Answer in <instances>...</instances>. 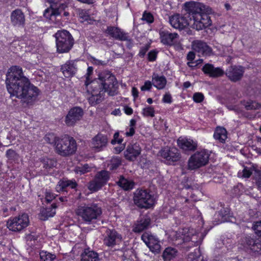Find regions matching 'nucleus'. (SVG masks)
<instances>
[{
	"label": "nucleus",
	"instance_id": "1",
	"mask_svg": "<svg viewBox=\"0 0 261 261\" xmlns=\"http://www.w3.org/2000/svg\"><path fill=\"white\" fill-rule=\"evenodd\" d=\"M6 84L11 96L29 102L36 99L39 94L38 88L32 84L19 66L11 67L6 74Z\"/></svg>",
	"mask_w": 261,
	"mask_h": 261
},
{
	"label": "nucleus",
	"instance_id": "2",
	"mask_svg": "<svg viewBox=\"0 0 261 261\" xmlns=\"http://www.w3.org/2000/svg\"><path fill=\"white\" fill-rule=\"evenodd\" d=\"M93 70L92 67L87 68L85 85L87 92L91 94L88 97L89 102L94 106L102 101L106 92L111 96L115 95L118 89V83L114 75L109 71L100 72L97 79L89 82Z\"/></svg>",
	"mask_w": 261,
	"mask_h": 261
},
{
	"label": "nucleus",
	"instance_id": "3",
	"mask_svg": "<svg viewBox=\"0 0 261 261\" xmlns=\"http://www.w3.org/2000/svg\"><path fill=\"white\" fill-rule=\"evenodd\" d=\"M75 213L85 223L91 224L99 219L102 210L96 204H84L79 206Z\"/></svg>",
	"mask_w": 261,
	"mask_h": 261
},
{
	"label": "nucleus",
	"instance_id": "4",
	"mask_svg": "<svg viewBox=\"0 0 261 261\" xmlns=\"http://www.w3.org/2000/svg\"><path fill=\"white\" fill-rule=\"evenodd\" d=\"M57 51L63 54L69 52L74 44V39L70 33L66 30L58 31L55 35Z\"/></svg>",
	"mask_w": 261,
	"mask_h": 261
},
{
	"label": "nucleus",
	"instance_id": "5",
	"mask_svg": "<svg viewBox=\"0 0 261 261\" xmlns=\"http://www.w3.org/2000/svg\"><path fill=\"white\" fill-rule=\"evenodd\" d=\"M134 203L141 208H149L155 203V198L150 190L138 189L134 194Z\"/></svg>",
	"mask_w": 261,
	"mask_h": 261
},
{
	"label": "nucleus",
	"instance_id": "6",
	"mask_svg": "<svg viewBox=\"0 0 261 261\" xmlns=\"http://www.w3.org/2000/svg\"><path fill=\"white\" fill-rule=\"evenodd\" d=\"M76 150L75 140L71 137L65 136L59 139L56 143L55 150L62 156H67L74 154Z\"/></svg>",
	"mask_w": 261,
	"mask_h": 261
},
{
	"label": "nucleus",
	"instance_id": "7",
	"mask_svg": "<svg viewBox=\"0 0 261 261\" xmlns=\"http://www.w3.org/2000/svg\"><path fill=\"white\" fill-rule=\"evenodd\" d=\"M209 156L205 150L196 152L188 160V169L195 170L205 165L208 163Z\"/></svg>",
	"mask_w": 261,
	"mask_h": 261
},
{
	"label": "nucleus",
	"instance_id": "8",
	"mask_svg": "<svg viewBox=\"0 0 261 261\" xmlns=\"http://www.w3.org/2000/svg\"><path fill=\"white\" fill-rule=\"evenodd\" d=\"M29 222L28 215L26 214H22L9 219L7 223V226L10 230L20 231L29 225Z\"/></svg>",
	"mask_w": 261,
	"mask_h": 261
},
{
	"label": "nucleus",
	"instance_id": "9",
	"mask_svg": "<svg viewBox=\"0 0 261 261\" xmlns=\"http://www.w3.org/2000/svg\"><path fill=\"white\" fill-rule=\"evenodd\" d=\"M199 233L196 231L190 228H184L180 229L176 232V237L178 239H181L184 242L191 241L196 245H198L202 241Z\"/></svg>",
	"mask_w": 261,
	"mask_h": 261
},
{
	"label": "nucleus",
	"instance_id": "10",
	"mask_svg": "<svg viewBox=\"0 0 261 261\" xmlns=\"http://www.w3.org/2000/svg\"><path fill=\"white\" fill-rule=\"evenodd\" d=\"M109 178L110 173L108 171H99L94 178L89 183L88 189L91 191H97L107 184Z\"/></svg>",
	"mask_w": 261,
	"mask_h": 261
},
{
	"label": "nucleus",
	"instance_id": "11",
	"mask_svg": "<svg viewBox=\"0 0 261 261\" xmlns=\"http://www.w3.org/2000/svg\"><path fill=\"white\" fill-rule=\"evenodd\" d=\"M185 10L190 15L192 18L196 14L204 12H212V9L202 3L195 2H187L184 4Z\"/></svg>",
	"mask_w": 261,
	"mask_h": 261
},
{
	"label": "nucleus",
	"instance_id": "12",
	"mask_svg": "<svg viewBox=\"0 0 261 261\" xmlns=\"http://www.w3.org/2000/svg\"><path fill=\"white\" fill-rule=\"evenodd\" d=\"M211 13L204 12L196 14L193 18V23L192 24V28L199 31L210 26L212 24V20L208 14Z\"/></svg>",
	"mask_w": 261,
	"mask_h": 261
},
{
	"label": "nucleus",
	"instance_id": "13",
	"mask_svg": "<svg viewBox=\"0 0 261 261\" xmlns=\"http://www.w3.org/2000/svg\"><path fill=\"white\" fill-rule=\"evenodd\" d=\"M141 238L152 252L158 254L161 252V242L155 236L149 232H145Z\"/></svg>",
	"mask_w": 261,
	"mask_h": 261
},
{
	"label": "nucleus",
	"instance_id": "14",
	"mask_svg": "<svg viewBox=\"0 0 261 261\" xmlns=\"http://www.w3.org/2000/svg\"><path fill=\"white\" fill-rule=\"evenodd\" d=\"M84 114L83 110L79 107H75L71 109L68 112L65 119V122L67 126H73L77 121H80Z\"/></svg>",
	"mask_w": 261,
	"mask_h": 261
},
{
	"label": "nucleus",
	"instance_id": "15",
	"mask_svg": "<svg viewBox=\"0 0 261 261\" xmlns=\"http://www.w3.org/2000/svg\"><path fill=\"white\" fill-rule=\"evenodd\" d=\"M67 6L64 4H60L59 6L51 4L44 12V16L53 22H55L57 17L59 16L61 13L65 10Z\"/></svg>",
	"mask_w": 261,
	"mask_h": 261
},
{
	"label": "nucleus",
	"instance_id": "16",
	"mask_svg": "<svg viewBox=\"0 0 261 261\" xmlns=\"http://www.w3.org/2000/svg\"><path fill=\"white\" fill-rule=\"evenodd\" d=\"M105 33L114 39L120 41H126L132 43V40L127 33H125L118 27L112 26L108 27Z\"/></svg>",
	"mask_w": 261,
	"mask_h": 261
},
{
	"label": "nucleus",
	"instance_id": "17",
	"mask_svg": "<svg viewBox=\"0 0 261 261\" xmlns=\"http://www.w3.org/2000/svg\"><path fill=\"white\" fill-rule=\"evenodd\" d=\"M193 49L199 56H210L213 55L212 48L207 43L201 40H195L192 42Z\"/></svg>",
	"mask_w": 261,
	"mask_h": 261
},
{
	"label": "nucleus",
	"instance_id": "18",
	"mask_svg": "<svg viewBox=\"0 0 261 261\" xmlns=\"http://www.w3.org/2000/svg\"><path fill=\"white\" fill-rule=\"evenodd\" d=\"M241 244L254 252L261 254V240L247 236L242 238Z\"/></svg>",
	"mask_w": 261,
	"mask_h": 261
},
{
	"label": "nucleus",
	"instance_id": "19",
	"mask_svg": "<svg viewBox=\"0 0 261 261\" xmlns=\"http://www.w3.org/2000/svg\"><path fill=\"white\" fill-rule=\"evenodd\" d=\"M161 155L169 164L178 161L180 158L178 150L175 147L164 148L161 151Z\"/></svg>",
	"mask_w": 261,
	"mask_h": 261
},
{
	"label": "nucleus",
	"instance_id": "20",
	"mask_svg": "<svg viewBox=\"0 0 261 261\" xmlns=\"http://www.w3.org/2000/svg\"><path fill=\"white\" fill-rule=\"evenodd\" d=\"M169 21L171 26L176 29L182 30L190 24L189 19L186 16L179 14L169 17Z\"/></svg>",
	"mask_w": 261,
	"mask_h": 261
},
{
	"label": "nucleus",
	"instance_id": "21",
	"mask_svg": "<svg viewBox=\"0 0 261 261\" xmlns=\"http://www.w3.org/2000/svg\"><path fill=\"white\" fill-rule=\"evenodd\" d=\"M244 73V69L241 66H232L226 70V75L232 82L240 81Z\"/></svg>",
	"mask_w": 261,
	"mask_h": 261
},
{
	"label": "nucleus",
	"instance_id": "22",
	"mask_svg": "<svg viewBox=\"0 0 261 261\" xmlns=\"http://www.w3.org/2000/svg\"><path fill=\"white\" fill-rule=\"evenodd\" d=\"M141 148L137 143L129 144L124 151V156L127 160L134 161L141 154Z\"/></svg>",
	"mask_w": 261,
	"mask_h": 261
},
{
	"label": "nucleus",
	"instance_id": "23",
	"mask_svg": "<svg viewBox=\"0 0 261 261\" xmlns=\"http://www.w3.org/2000/svg\"><path fill=\"white\" fill-rule=\"evenodd\" d=\"M108 138L106 136L98 134L92 139L91 147L96 151H100L106 147Z\"/></svg>",
	"mask_w": 261,
	"mask_h": 261
},
{
	"label": "nucleus",
	"instance_id": "24",
	"mask_svg": "<svg viewBox=\"0 0 261 261\" xmlns=\"http://www.w3.org/2000/svg\"><path fill=\"white\" fill-rule=\"evenodd\" d=\"M202 70L204 74L213 78L221 77L224 74V71L221 67H216L214 65L209 63L205 64Z\"/></svg>",
	"mask_w": 261,
	"mask_h": 261
},
{
	"label": "nucleus",
	"instance_id": "25",
	"mask_svg": "<svg viewBox=\"0 0 261 261\" xmlns=\"http://www.w3.org/2000/svg\"><path fill=\"white\" fill-rule=\"evenodd\" d=\"M77 70V61L75 60L67 61L61 67V70L66 77L73 76L76 73Z\"/></svg>",
	"mask_w": 261,
	"mask_h": 261
},
{
	"label": "nucleus",
	"instance_id": "26",
	"mask_svg": "<svg viewBox=\"0 0 261 261\" xmlns=\"http://www.w3.org/2000/svg\"><path fill=\"white\" fill-rule=\"evenodd\" d=\"M160 36L161 41L163 44L172 45L174 42V40L178 37V35L176 33H170L166 30H161Z\"/></svg>",
	"mask_w": 261,
	"mask_h": 261
},
{
	"label": "nucleus",
	"instance_id": "27",
	"mask_svg": "<svg viewBox=\"0 0 261 261\" xmlns=\"http://www.w3.org/2000/svg\"><path fill=\"white\" fill-rule=\"evenodd\" d=\"M11 21L12 24L16 26H21L24 24L25 16L20 9H16L12 12Z\"/></svg>",
	"mask_w": 261,
	"mask_h": 261
},
{
	"label": "nucleus",
	"instance_id": "28",
	"mask_svg": "<svg viewBox=\"0 0 261 261\" xmlns=\"http://www.w3.org/2000/svg\"><path fill=\"white\" fill-rule=\"evenodd\" d=\"M120 239L117 232L114 229H108L104 239V244L108 246H114L117 240Z\"/></svg>",
	"mask_w": 261,
	"mask_h": 261
},
{
	"label": "nucleus",
	"instance_id": "29",
	"mask_svg": "<svg viewBox=\"0 0 261 261\" xmlns=\"http://www.w3.org/2000/svg\"><path fill=\"white\" fill-rule=\"evenodd\" d=\"M177 144L181 149L184 150H194L197 147L196 142L187 138H179L177 140Z\"/></svg>",
	"mask_w": 261,
	"mask_h": 261
},
{
	"label": "nucleus",
	"instance_id": "30",
	"mask_svg": "<svg viewBox=\"0 0 261 261\" xmlns=\"http://www.w3.org/2000/svg\"><path fill=\"white\" fill-rule=\"evenodd\" d=\"M150 223V219L147 217H143L140 220L137 221L134 224L133 231L135 232L140 233L147 229Z\"/></svg>",
	"mask_w": 261,
	"mask_h": 261
},
{
	"label": "nucleus",
	"instance_id": "31",
	"mask_svg": "<svg viewBox=\"0 0 261 261\" xmlns=\"http://www.w3.org/2000/svg\"><path fill=\"white\" fill-rule=\"evenodd\" d=\"M77 184L74 180H60L56 187L57 192L65 191L66 188L69 187L71 189L76 188Z\"/></svg>",
	"mask_w": 261,
	"mask_h": 261
},
{
	"label": "nucleus",
	"instance_id": "32",
	"mask_svg": "<svg viewBox=\"0 0 261 261\" xmlns=\"http://www.w3.org/2000/svg\"><path fill=\"white\" fill-rule=\"evenodd\" d=\"M152 82L153 85L158 89H163L165 88L167 81L165 76H160L158 74L153 73Z\"/></svg>",
	"mask_w": 261,
	"mask_h": 261
},
{
	"label": "nucleus",
	"instance_id": "33",
	"mask_svg": "<svg viewBox=\"0 0 261 261\" xmlns=\"http://www.w3.org/2000/svg\"><path fill=\"white\" fill-rule=\"evenodd\" d=\"M57 207L56 203H53L50 207L43 209L41 212V219L45 220L49 217H53L56 214L55 209Z\"/></svg>",
	"mask_w": 261,
	"mask_h": 261
},
{
	"label": "nucleus",
	"instance_id": "34",
	"mask_svg": "<svg viewBox=\"0 0 261 261\" xmlns=\"http://www.w3.org/2000/svg\"><path fill=\"white\" fill-rule=\"evenodd\" d=\"M214 138L221 143H224L227 138V131L222 127H217L214 134Z\"/></svg>",
	"mask_w": 261,
	"mask_h": 261
},
{
	"label": "nucleus",
	"instance_id": "35",
	"mask_svg": "<svg viewBox=\"0 0 261 261\" xmlns=\"http://www.w3.org/2000/svg\"><path fill=\"white\" fill-rule=\"evenodd\" d=\"M81 261H99L98 254L93 251H85L82 254Z\"/></svg>",
	"mask_w": 261,
	"mask_h": 261
},
{
	"label": "nucleus",
	"instance_id": "36",
	"mask_svg": "<svg viewBox=\"0 0 261 261\" xmlns=\"http://www.w3.org/2000/svg\"><path fill=\"white\" fill-rule=\"evenodd\" d=\"M117 184L124 190H131L134 186V182L132 180H128L123 176H120Z\"/></svg>",
	"mask_w": 261,
	"mask_h": 261
},
{
	"label": "nucleus",
	"instance_id": "37",
	"mask_svg": "<svg viewBox=\"0 0 261 261\" xmlns=\"http://www.w3.org/2000/svg\"><path fill=\"white\" fill-rule=\"evenodd\" d=\"M177 250L172 247L165 249L163 253V258L165 261H169L174 258L177 255Z\"/></svg>",
	"mask_w": 261,
	"mask_h": 261
},
{
	"label": "nucleus",
	"instance_id": "38",
	"mask_svg": "<svg viewBox=\"0 0 261 261\" xmlns=\"http://www.w3.org/2000/svg\"><path fill=\"white\" fill-rule=\"evenodd\" d=\"M121 164V160L118 157H113L108 164V168L110 170L116 169Z\"/></svg>",
	"mask_w": 261,
	"mask_h": 261
},
{
	"label": "nucleus",
	"instance_id": "39",
	"mask_svg": "<svg viewBox=\"0 0 261 261\" xmlns=\"http://www.w3.org/2000/svg\"><path fill=\"white\" fill-rule=\"evenodd\" d=\"M40 257V261H53L56 258V255L46 251H41Z\"/></svg>",
	"mask_w": 261,
	"mask_h": 261
},
{
	"label": "nucleus",
	"instance_id": "40",
	"mask_svg": "<svg viewBox=\"0 0 261 261\" xmlns=\"http://www.w3.org/2000/svg\"><path fill=\"white\" fill-rule=\"evenodd\" d=\"M59 139V138L56 137L53 134H48L44 137V140L47 143L53 144L55 147L56 143Z\"/></svg>",
	"mask_w": 261,
	"mask_h": 261
},
{
	"label": "nucleus",
	"instance_id": "41",
	"mask_svg": "<svg viewBox=\"0 0 261 261\" xmlns=\"http://www.w3.org/2000/svg\"><path fill=\"white\" fill-rule=\"evenodd\" d=\"M43 166L44 168L48 169L56 165V162L52 159L44 158L43 159Z\"/></svg>",
	"mask_w": 261,
	"mask_h": 261
},
{
	"label": "nucleus",
	"instance_id": "42",
	"mask_svg": "<svg viewBox=\"0 0 261 261\" xmlns=\"http://www.w3.org/2000/svg\"><path fill=\"white\" fill-rule=\"evenodd\" d=\"M245 192L246 191L244 190V187L242 184H238L234 187L232 190V193L235 196H239Z\"/></svg>",
	"mask_w": 261,
	"mask_h": 261
},
{
	"label": "nucleus",
	"instance_id": "43",
	"mask_svg": "<svg viewBox=\"0 0 261 261\" xmlns=\"http://www.w3.org/2000/svg\"><path fill=\"white\" fill-rule=\"evenodd\" d=\"M136 121L135 119L130 120L128 130H127L125 134L126 136L129 137L132 136L134 135L135 132V126L136 125Z\"/></svg>",
	"mask_w": 261,
	"mask_h": 261
},
{
	"label": "nucleus",
	"instance_id": "44",
	"mask_svg": "<svg viewBox=\"0 0 261 261\" xmlns=\"http://www.w3.org/2000/svg\"><path fill=\"white\" fill-rule=\"evenodd\" d=\"M142 114L145 117H153L154 116V109L151 107H147L143 109Z\"/></svg>",
	"mask_w": 261,
	"mask_h": 261
},
{
	"label": "nucleus",
	"instance_id": "45",
	"mask_svg": "<svg viewBox=\"0 0 261 261\" xmlns=\"http://www.w3.org/2000/svg\"><path fill=\"white\" fill-rule=\"evenodd\" d=\"M261 107V105L255 102V101H250L248 102L245 105V108L247 110H256L259 109Z\"/></svg>",
	"mask_w": 261,
	"mask_h": 261
},
{
	"label": "nucleus",
	"instance_id": "46",
	"mask_svg": "<svg viewBox=\"0 0 261 261\" xmlns=\"http://www.w3.org/2000/svg\"><path fill=\"white\" fill-rule=\"evenodd\" d=\"M142 19L149 23H152L154 21V17L152 14L151 13L147 12L146 11L144 12Z\"/></svg>",
	"mask_w": 261,
	"mask_h": 261
},
{
	"label": "nucleus",
	"instance_id": "47",
	"mask_svg": "<svg viewBox=\"0 0 261 261\" xmlns=\"http://www.w3.org/2000/svg\"><path fill=\"white\" fill-rule=\"evenodd\" d=\"M252 229L255 233L261 237V221L254 222L253 224Z\"/></svg>",
	"mask_w": 261,
	"mask_h": 261
},
{
	"label": "nucleus",
	"instance_id": "48",
	"mask_svg": "<svg viewBox=\"0 0 261 261\" xmlns=\"http://www.w3.org/2000/svg\"><path fill=\"white\" fill-rule=\"evenodd\" d=\"M254 179L258 189L261 190V172L260 171H255Z\"/></svg>",
	"mask_w": 261,
	"mask_h": 261
},
{
	"label": "nucleus",
	"instance_id": "49",
	"mask_svg": "<svg viewBox=\"0 0 261 261\" xmlns=\"http://www.w3.org/2000/svg\"><path fill=\"white\" fill-rule=\"evenodd\" d=\"M242 173V175H240L241 174V173H239L240 176L244 178H248L252 174V170L251 168L245 167L243 170Z\"/></svg>",
	"mask_w": 261,
	"mask_h": 261
},
{
	"label": "nucleus",
	"instance_id": "50",
	"mask_svg": "<svg viewBox=\"0 0 261 261\" xmlns=\"http://www.w3.org/2000/svg\"><path fill=\"white\" fill-rule=\"evenodd\" d=\"M45 199L47 202H50L56 197L54 193L49 191L46 190L45 193Z\"/></svg>",
	"mask_w": 261,
	"mask_h": 261
},
{
	"label": "nucleus",
	"instance_id": "51",
	"mask_svg": "<svg viewBox=\"0 0 261 261\" xmlns=\"http://www.w3.org/2000/svg\"><path fill=\"white\" fill-rule=\"evenodd\" d=\"M6 156L9 160H14L17 157V154L14 150L9 149L6 152Z\"/></svg>",
	"mask_w": 261,
	"mask_h": 261
},
{
	"label": "nucleus",
	"instance_id": "52",
	"mask_svg": "<svg viewBox=\"0 0 261 261\" xmlns=\"http://www.w3.org/2000/svg\"><path fill=\"white\" fill-rule=\"evenodd\" d=\"M203 98V95L201 93H195L193 95V100L196 102H201Z\"/></svg>",
	"mask_w": 261,
	"mask_h": 261
},
{
	"label": "nucleus",
	"instance_id": "53",
	"mask_svg": "<svg viewBox=\"0 0 261 261\" xmlns=\"http://www.w3.org/2000/svg\"><path fill=\"white\" fill-rule=\"evenodd\" d=\"M152 85V82H151L149 81H146L144 85L141 87V89L142 91L149 90L151 88Z\"/></svg>",
	"mask_w": 261,
	"mask_h": 261
},
{
	"label": "nucleus",
	"instance_id": "54",
	"mask_svg": "<svg viewBox=\"0 0 261 261\" xmlns=\"http://www.w3.org/2000/svg\"><path fill=\"white\" fill-rule=\"evenodd\" d=\"M119 133H115L114 135V139L111 141V143L112 144H115L116 143H118V144H121L123 140L122 139L119 138Z\"/></svg>",
	"mask_w": 261,
	"mask_h": 261
},
{
	"label": "nucleus",
	"instance_id": "55",
	"mask_svg": "<svg viewBox=\"0 0 261 261\" xmlns=\"http://www.w3.org/2000/svg\"><path fill=\"white\" fill-rule=\"evenodd\" d=\"M156 52L154 50L150 51L148 54V59L150 61H153L156 59Z\"/></svg>",
	"mask_w": 261,
	"mask_h": 261
},
{
	"label": "nucleus",
	"instance_id": "56",
	"mask_svg": "<svg viewBox=\"0 0 261 261\" xmlns=\"http://www.w3.org/2000/svg\"><path fill=\"white\" fill-rule=\"evenodd\" d=\"M163 101L165 103H170L172 102V97L169 93H166L163 97Z\"/></svg>",
	"mask_w": 261,
	"mask_h": 261
},
{
	"label": "nucleus",
	"instance_id": "57",
	"mask_svg": "<svg viewBox=\"0 0 261 261\" xmlns=\"http://www.w3.org/2000/svg\"><path fill=\"white\" fill-rule=\"evenodd\" d=\"M92 59H93V63L94 64L96 65H102V66H104V65H107V63H108V61H101V60L96 59H95L94 58H93Z\"/></svg>",
	"mask_w": 261,
	"mask_h": 261
},
{
	"label": "nucleus",
	"instance_id": "58",
	"mask_svg": "<svg viewBox=\"0 0 261 261\" xmlns=\"http://www.w3.org/2000/svg\"><path fill=\"white\" fill-rule=\"evenodd\" d=\"M119 146H116L114 148L115 152L116 153H119L124 149V146L123 144H119Z\"/></svg>",
	"mask_w": 261,
	"mask_h": 261
},
{
	"label": "nucleus",
	"instance_id": "59",
	"mask_svg": "<svg viewBox=\"0 0 261 261\" xmlns=\"http://www.w3.org/2000/svg\"><path fill=\"white\" fill-rule=\"evenodd\" d=\"M90 167L88 166V165H84L82 168L81 169H80L79 170V171L80 172V173L81 174H84L86 172H88L90 171Z\"/></svg>",
	"mask_w": 261,
	"mask_h": 261
},
{
	"label": "nucleus",
	"instance_id": "60",
	"mask_svg": "<svg viewBox=\"0 0 261 261\" xmlns=\"http://www.w3.org/2000/svg\"><path fill=\"white\" fill-rule=\"evenodd\" d=\"M195 57V53L193 51H190L187 56V59L189 61H192Z\"/></svg>",
	"mask_w": 261,
	"mask_h": 261
},
{
	"label": "nucleus",
	"instance_id": "61",
	"mask_svg": "<svg viewBox=\"0 0 261 261\" xmlns=\"http://www.w3.org/2000/svg\"><path fill=\"white\" fill-rule=\"evenodd\" d=\"M148 48L147 47H144L141 48L139 54V56L140 57H143L148 50Z\"/></svg>",
	"mask_w": 261,
	"mask_h": 261
},
{
	"label": "nucleus",
	"instance_id": "62",
	"mask_svg": "<svg viewBox=\"0 0 261 261\" xmlns=\"http://www.w3.org/2000/svg\"><path fill=\"white\" fill-rule=\"evenodd\" d=\"M125 113L127 115H130L133 113V109L128 107L124 108Z\"/></svg>",
	"mask_w": 261,
	"mask_h": 261
},
{
	"label": "nucleus",
	"instance_id": "63",
	"mask_svg": "<svg viewBox=\"0 0 261 261\" xmlns=\"http://www.w3.org/2000/svg\"><path fill=\"white\" fill-rule=\"evenodd\" d=\"M77 1L81 3H85V4H92L95 2V0H77Z\"/></svg>",
	"mask_w": 261,
	"mask_h": 261
},
{
	"label": "nucleus",
	"instance_id": "64",
	"mask_svg": "<svg viewBox=\"0 0 261 261\" xmlns=\"http://www.w3.org/2000/svg\"><path fill=\"white\" fill-rule=\"evenodd\" d=\"M132 94L134 97H137L138 96V91L137 88L133 87L132 89Z\"/></svg>",
	"mask_w": 261,
	"mask_h": 261
}]
</instances>
